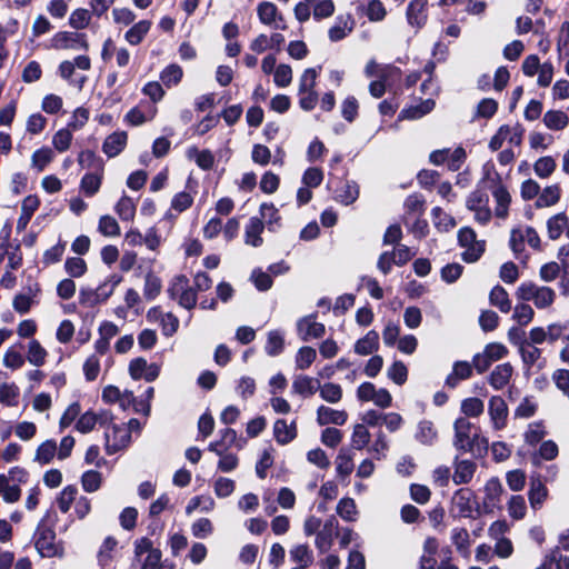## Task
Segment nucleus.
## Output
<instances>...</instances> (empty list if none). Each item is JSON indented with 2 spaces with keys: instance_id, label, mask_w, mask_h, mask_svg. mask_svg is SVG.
Wrapping results in <instances>:
<instances>
[{
  "instance_id": "64",
  "label": "nucleus",
  "mask_w": 569,
  "mask_h": 569,
  "mask_svg": "<svg viewBox=\"0 0 569 569\" xmlns=\"http://www.w3.org/2000/svg\"><path fill=\"white\" fill-rule=\"evenodd\" d=\"M388 377L397 385L401 386L407 381L408 370L403 362L395 361L388 369Z\"/></svg>"
},
{
  "instance_id": "48",
  "label": "nucleus",
  "mask_w": 569,
  "mask_h": 569,
  "mask_svg": "<svg viewBox=\"0 0 569 569\" xmlns=\"http://www.w3.org/2000/svg\"><path fill=\"white\" fill-rule=\"evenodd\" d=\"M317 358V352L312 347H301L296 356V366L300 370L309 368Z\"/></svg>"
},
{
  "instance_id": "20",
  "label": "nucleus",
  "mask_w": 569,
  "mask_h": 569,
  "mask_svg": "<svg viewBox=\"0 0 569 569\" xmlns=\"http://www.w3.org/2000/svg\"><path fill=\"white\" fill-rule=\"evenodd\" d=\"M39 200L36 196H28L21 204V214L17 221V230L22 231L27 228L32 214L39 207Z\"/></svg>"
},
{
  "instance_id": "60",
  "label": "nucleus",
  "mask_w": 569,
  "mask_h": 569,
  "mask_svg": "<svg viewBox=\"0 0 569 569\" xmlns=\"http://www.w3.org/2000/svg\"><path fill=\"white\" fill-rule=\"evenodd\" d=\"M64 268L68 274L79 278L86 273L87 263L82 258L72 257L66 260Z\"/></svg>"
},
{
  "instance_id": "34",
  "label": "nucleus",
  "mask_w": 569,
  "mask_h": 569,
  "mask_svg": "<svg viewBox=\"0 0 569 569\" xmlns=\"http://www.w3.org/2000/svg\"><path fill=\"white\" fill-rule=\"evenodd\" d=\"M91 12L84 8L74 9L70 16L68 23L74 30L86 29L91 22Z\"/></svg>"
},
{
  "instance_id": "15",
  "label": "nucleus",
  "mask_w": 569,
  "mask_h": 569,
  "mask_svg": "<svg viewBox=\"0 0 569 569\" xmlns=\"http://www.w3.org/2000/svg\"><path fill=\"white\" fill-rule=\"evenodd\" d=\"M498 360V343H489L483 352L477 353L473 357V367L482 373L489 369V367Z\"/></svg>"
},
{
  "instance_id": "37",
  "label": "nucleus",
  "mask_w": 569,
  "mask_h": 569,
  "mask_svg": "<svg viewBox=\"0 0 569 569\" xmlns=\"http://www.w3.org/2000/svg\"><path fill=\"white\" fill-rule=\"evenodd\" d=\"M416 439L422 445H432L437 439V430L431 421H420L416 432Z\"/></svg>"
},
{
  "instance_id": "53",
  "label": "nucleus",
  "mask_w": 569,
  "mask_h": 569,
  "mask_svg": "<svg viewBox=\"0 0 569 569\" xmlns=\"http://www.w3.org/2000/svg\"><path fill=\"white\" fill-rule=\"evenodd\" d=\"M527 506L522 496H511L508 501V512L516 520L522 519L526 515Z\"/></svg>"
},
{
  "instance_id": "3",
  "label": "nucleus",
  "mask_w": 569,
  "mask_h": 569,
  "mask_svg": "<svg viewBox=\"0 0 569 569\" xmlns=\"http://www.w3.org/2000/svg\"><path fill=\"white\" fill-rule=\"evenodd\" d=\"M168 292L172 299H177L179 305L188 310L197 305V292L189 286V280L183 274L173 278Z\"/></svg>"
},
{
  "instance_id": "54",
  "label": "nucleus",
  "mask_w": 569,
  "mask_h": 569,
  "mask_svg": "<svg viewBox=\"0 0 569 569\" xmlns=\"http://www.w3.org/2000/svg\"><path fill=\"white\" fill-rule=\"evenodd\" d=\"M72 132L69 128L60 129L52 138V144L59 152H64L70 148Z\"/></svg>"
},
{
  "instance_id": "17",
  "label": "nucleus",
  "mask_w": 569,
  "mask_h": 569,
  "mask_svg": "<svg viewBox=\"0 0 569 569\" xmlns=\"http://www.w3.org/2000/svg\"><path fill=\"white\" fill-rule=\"evenodd\" d=\"M264 229L263 222L258 217H251L246 226L244 242L248 246L260 247L263 242L261 233Z\"/></svg>"
},
{
  "instance_id": "47",
  "label": "nucleus",
  "mask_w": 569,
  "mask_h": 569,
  "mask_svg": "<svg viewBox=\"0 0 569 569\" xmlns=\"http://www.w3.org/2000/svg\"><path fill=\"white\" fill-rule=\"evenodd\" d=\"M116 546L117 540L114 538L107 537L104 539L97 556L99 566L102 568L109 566L112 559L111 552L114 550Z\"/></svg>"
},
{
  "instance_id": "26",
  "label": "nucleus",
  "mask_w": 569,
  "mask_h": 569,
  "mask_svg": "<svg viewBox=\"0 0 569 569\" xmlns=\"http://www.w3.org/2000/svg\"><path fill=\"white\" fill-rule=\"evenodd\" d=\"M543 123L550 130H562L569 123L568 116L561 110H549L543 116Z\"/></svg>"
},
{
  "instance_id": "36",
  "label": "nucleus",
  "mask_w": 569,
  "mask_h": 569,
  "mask_svg": "<svg viewBox=\"0 0 569 569\" xmlns=\"http://www.w3.org/2000/svg\"><path fill=\"white\" fill-rule=\"evenodd\" d=\"M322 400L329 403H338L342 399V388L338 383L326 382L318 388Z\"/></svg>"
},
{
  "instance_id": "46",
  "label": "nucleus",
  "mask_w": 569,
  "mask_h": 569,
  "mask_svg": "<svg viewBox=\"0 0 569 569\" xmlns=\"http://www.w3.org/2000/svg\"><path fill=\"white\" fill-rule=\"evenodd\" d=\"M556 161L553 160L552 157L550 156H546V157H541L539 158L535 164H533V170H535V173L539 177V178H548L552 174V172L555 171L556 169Z\"/></svg>"
},
{
  "instance_id": "38",
  "label": "nucleus",
  "mask_w": 569,
  "mask_h": 569,
  "mask_svg": "<svg viewBox=\"0 0 569 569\" xmlns=\"http://www.w3.org/2000/svg\"><path fill=\"white\" fill-rule=\"evenodd\" d=\"M57 449L58 448L54 440H46L38 447L34 456V461L41 465H47L51 462V460L57 453Z\"/></svg>"
},
{
  "instance_id": "31",
  "label": "nucleus",
  "mask_w": 569,
  "mask_h": 569,
  "mask_svg": "<svg viewBox=\"0 0 569 569\" xmlns=\"http://www.w3.org/2000/svg\"><path fill=\"white\" fill-rule=\"evenodd\" d=\"M559 199L560 188L558 184H552L546 187L541 192H539L535 204L537 208L550 207L556 204Z\"/></svg>"
},
{
  "instance_id": "50",
  "label": "nucleus",
  "mask_w": 569,
  "mask_h": 569,
  "mask_svg": "<svg viewBox=\"0 0 569 569\" xmlns=\"http://www.w3.org/2000/svg\"><path fill=\"white\" fill-rule=\"evenodd\" d=\"M182 74V69L178 64H170L163 69L160 79L167 87H172L181 81Z\"/></svg>"
},
{
  "instance_id": "30",
  "label": "nucleus",
  "mask_w": 569,
  "mask_h": 569,
  "mask_svg": "<svg viewBox=\"0 0 569 569\" xmlns=\"http://www.w3.org/2000/svg\"><path fill=\"white\" fill-rule=\"evenodd\" d=\"M151 22L148 20H141L134 23L124 34L126 40L132 44H139L144 36L149 32Z\"/></svg>"
},
{
  "instance_id": "14",
  "label": "nucleus",
  "mask_w": 569,
  "mask_h": 569,
  "mask_svg": "<svg viewBox=\"0 0 569 569\" xmlns=\"http://www.w3.org/2000/svg\"><path fill=\"white\" fill-rule=\"evenodd\" d=\"M127 132L124 131H117L111 134H109L102 144V151L109 157L113 158L117 157L126 147L127 144Z\"/></svg>"
},
{
  "instance_id": "29",
  "label": "nucleus",
  "mask_w": 569,
  "mask_h": 569,
  "mask_svg": "<svg viewBox=\"0 0 569 569\" xmlns=\"http://www.w3.org/2000/svg\"><path fill=\"white\" fill-rule=\"evenodd\" d=\"M359 197V187L355 181H346L337 191L336 199L345 206L353 203Z\"/></svg>"
},
{
  "instance_id": "18",
  "label": "nucleus",
  "mask_w": 569,
  "mask_h": 569,
  "mask_svg": "<svg viewBox=\"0 0 569 569\" xmlns=\"http://www.w3.org/2000/svg\"><path fill=\"white\" fill-rule=\"evenodd\" d=\"M319 387V380L305 375L296 376L292 382V391L302 397L312 396Z\"/></svg>"
},
{
  "instance_id": "59",
  "label": "nucleus",
  "mask_w": 569,
  "mask_h": 569,
  "mask_svg": "<svg viewBox=\"0 0 569 569\" xmlns=\"http://www.w3.org/2000/svg\"><path fill=\"white\" fill-rule=\"evenodd\" d=\"M318 71L315 68H308L303 71L299 82V94L306 91H315Z\"/></svg>"
},
{
  "instance_id": "8",
  "label": "nucleus",
  "mask_w": 569,
  "mask_h": 569,
  "mask_svg": "<svg viewBox=\"0 0 569 569\" xmlns=\"http://www.w3.org/2000/svg\"><path fill=\"white\" fill-rule=\"evenodd\" d=\"M258 17L261 23L273 29L286 30L287 23L282 14L278 11L274 3L263 1L257 8Z\"/></svg>"
},
{
  "instance_id": "40",
  "label": "nucleus",
  "mask_w": 569,
  "mask_h": 569,
  "mask_svg": "<svg viewBox=\"0 0 569 569\" xmlns=\"http://www.w3.org/2000/svg\"><path fill=\"white\" fill-rule=\"evenodd\" d=\"M53 157L54 153L50 148H40L33 152L31 157V166L37 169L38 172H41L53 160Z\"/></svg>"
},
{
  "instance_id": "23",
  "label": "nucleus",
  "mask_w": 569,
  "mask_h": 569,
  "mask_svg": "<svg viewBox=\"0 0 569 569\" xmlns=\"http://www.w3.org/2000/svg\"><path fill=\"white\" fill-rule=\"evenodd\" d=\"M379 347V335L375 330H370L363 338L359 339L355 345V352L360 356H368L375 352Z\"/></svg>"
},
{
  "instance_id": "24",
  "label": "nucleus",
  "mask_w": 569,
  "mask_h": 569,
  "mask_svg": "<svg viewBox=\"0 0 569 569\" xmlns=\"http://www.w3.org/2000/svg\"><path fill=\"white\" fill-rule=\"evenodd\" d=\"M471 372L472 366L469 362L457 361L453 365L452 372L446 379V385L450 388H455L460 380L468 379Z\"/></svg>"
},
{
  "instance_id": "61",
  "label": "nucleus",
  "mask_w": 569,
  "mask_h": 569,
  "mask_svg": "<svg viewBox=\"0 0 569 569\" xmlns=\"http://www.w3.org/2000/svg\"><path fill=\"white\" fill-rule=\"evenodd\" d=\"M82 488L87 492H94L100 488L101 475L96 470L86 471L81 478Z\"/></svg>"
},
{
  "instance_id": "9",
  "label": "nucleus",
  "mask_w": 569,
  "mask_h": 569,
  "mask_svg": "<svg viewBox=\"0 0 569 569\" xmlns=\"http://www.w3.org/2000/svg\"><path fill=\"white\" fill-rule=\"evenodd\" d=\"M298 336L302 341L322 338L326 333L323 323L316 321V315L303 317L297 322Z\"/></svg>"
},
{
  "instance_id": "57",
  "label": "nucleus",
  "mask_w": 569,
  "mask_h": 569,
  "mask_svg": "<svg viewBox=\"0 0 569 569\" xmlns=\"http://www.w3.org/2000/svg\"><path fill=\"white\" fill-rule=\"evenodd\" d=\"M545 436L546 431L543 423L541 421H536L529 426V429L525 435V439L529 446H536L543 439Z\"/></svg>"
},
{
  "instance_id": "10",
  "label": "nucleus",
  "mask_w": 569,
  "mask_h": 569,
  "mask_svg": "<svg viewBox=\"0 0 569 569\" xmlns=\"http://www.w3.org/2000/svg\"><path fill=\"white\" fill-rule=\"evenodd\" d=\"M355 23V19L350 13L338 16L335 24L328 31L329 39L332 42L345 39L352 32Z\"/></svg>"
},
{
  "instance_id": "63",
  "label": "nucleus",
  "mask_w": 569,
  "mask_h": 569,
  "mask_svg": "<svg viewBox=\"0 0 569 569\" xmlns=\"http://www.w3.org/2000/svg\"><path fill=\"white\" fill-rule=\"evenodd\" d=\"M292 80V70L288 64H279L273 74V81L279 88L288 87Z\"/></svg>"
},
{
  "instance_id": "45",
  "label": "nucleus",
  "mask_w": 569,
  "mask_h": 569,
  "mask_svg": "<svg viewBox=\"0 0 569 569\" xmlns=\"http://www.w3.org/2000/svg\"><path fill=\"white\" fill-rule=\"evenodd\" d=\"M161 280L152 272L147 273L144 279L143 296L147 300H153L161 291Z\"/></svg>"
},
{
  "instance_id": "7",
  "label": "nucleus",
  "mask_w": 569,
  "mask_h": 569,
  "mask_svg": "<svg viewBox=\"0 0 569 569\" xmlns=\"http://www.w3.org/2000/svg\"><path fill=\"white\" fill-rule=\"evenodd\" d=\"M106 451L108 455H113L119 450L126 448L131 441V435L124 425H112L111 431L107 430Z\"/></svg>"
},
{
  "instance_id": "2",
  "label": "nucleus",
  "mask_w": 569,
  "mask_h": 569,
  "mask_svg": "<svg viewBox=\"0 0 569 569\" xmlns=\"http://www.w3.org/2000/svg\"><path fill=\"white\" fill-rule=\"evenodd\" d=\"M34 547L42 557H56L62 552L61 547L56 542L54 531L44 525L42 520L34 535Z\"/></svg>"
},
{
  "instance_id": "55",
  "label": "nucleus",
  "mask_w": 569,
  "mask_h": 569,
  "mask_svg": "<svg viewBox=\"0 0 569 569\" xmlns=\"http://www.w3.org/2000/svg\"><path fill=\"white\" fill-rule=\"evenodd\" d=\"M556 298L555 291L549 287H538L533 303L538 309H543L552 305Z\"/></svg>"
},
{
  "instance_id": "42",
  "label": "nucleus",
  "mask_w": 569,
  "mask_h": 569,
  "mask_svg": "<svg viewBox=\"0 0 569 569\" xmlns=\"http://www.w3.org/2000/svg\"><path fill=\"white\" fill-rule=\"evenodd\" d=\"M114 209L121 220L130 221L134 218L136 206L133 200L128 196H122Z\"/></svg>"
},
{
  "instance_id": "28",
  "label": "nucleus",
  "mask_w": 569,
  "mask_h": 569,
  "mask_svg": "<svg viewBox=\"0 0 569 569\" xmlns=\"http://www.w3.org/2000/svg\"><path fill=\"white\" fill-rule=\"evenodd\" d=\"M476 466L470 460H461L456 463L455 473L452 476L453 481L457 485L468 483L475 473Z\"/></svg>"
},
{
  "instance_id": "32",
  "label": "nucleus",
  "mask_w": 569,
  "mask_h": 569,
  "mask_svg": "<svg viewBox=\"0 0 569 569\" xmlns=\"http://www.w3.org/2000/svg\"><path fill=\"white\" fill-rule=\"evenodd\" d=\"M0 496L7 503H14L21 498V489L7 481L4 473H0Z\"/></svg>"
},
{
  "instance_id": "21",
  "label": "nucleus",
  "mask_w": 569,
  "mask_h": 569,
  "mask_svg": "<svg viewBox=\"0 0 569 569\" xmlns=\"http://www.w3.org/2000/svg\"><path fill=\"white\" fill-rule=\"evenodd\" d=\"M481 508L486 513H493L498 509V479L492 478L486 485Z\"/></svg>"
},
{
  "instance_id": "4",
  "label": "nucleus",
  "mask_w": 569,
  "mask_h": 569,
  "mask_svg": "<svg viewBox=\"0 0 569 569\" xmlns=\"http://www.w3.org/2000/svg\"><path fill=\"white\" fill-rule=\"evenodd\" d=\"M458 242L461 247L466 248L461 253V258L468 263L476 262L485 251V242L478 241L475 231L470 228L459 230Z\"/></svg>"
},
{
  "instance_id": "11",
  "label": "nucleus",
  "mask_w": 569,
  "mask_h": 569,
  "mask_svg": "<svg viewBox=\"0 0 569 569\" xmlns=\"http://www.w3.org/2000/svg\"><path fill=\"white\" fill-rule=\"evenodd\" d=\"M348 419L345 410H336L327 406H320L317 409V422L320 426L337 425L343 426Z\"/></svg>"
},
{
  "instance_id": "44",
  "label": "nucleus",
  "mask_w": 569,
  "mask_h": 569,
  "mask_svg": "<svg viewBox=\"0 0 569 569\" xmlns=\"http://www.w3.org/2000/svg\"><path fill=\"white\" fill-rule=\"evenodd\" d=\"M78 489L74 486H67L57 498V503L61 512L67 513L71 505L76 501Z\"/></svg>"
},
{
  "instance_id": "62",
  "label": "nucleus",
  "mask_w": 569,
  "mask_h": 569,
  "mask_svg": "<svg viewBox=\"0 0 569 569\" xmlns=\"http://www.w3.org/2000/svg\"><path fill=\"white\" fill-rule=\"evenodd\" d=\"M359 104L355 97H347L341 104V116L348 121L352 122L358 116Z\"/></svg>"
},
{
  "instance_id": "49",
  "label": "nucleus",
  "mask_w": 569,
  "mask_h": 569,
  "mask_svg": "<svg viewBox=\"0 0 569 569\" xmlns=\"http://www.w3.org/2000/svg\"><path fill=\"white\" fill-rule=\"evenodd\" d=\"M337 513L346 521H355L357 516L356 502L351 498H343L338 502Z\"/></svg>"
},
{
  "instance_id": "1",
  "label": "nucleus",
  "mask_w": 569,
  "mask_h": 569,
  "mask_svg": "<svg viewBox=\"0 0 569 569\" xmlns=\"http://www.w3.org/2000/svg\"><path fill=\"white\" fill-rule=\"evenodd\" d=\"M475 446L487 448L488 441L479 437L478 429L467 418H458L455 422V447L467 452L473 451Z\"/></svg>"
},
{
  "instance_id": "5",
  "label": "nucleus",
  "mask_w": 569,
  "mask_h": 569,
  "mask_svg": "<svg viewBox=\"0 0 569 569\" xmlns=\"http://www.w3.org/2000/svg\"><path fill=\"white\" fill-rule=\"evenodd\" d=\"M51 47L57 50H88L89 42L86 33L77 31H59L52 37Z\"/></svg>"
},
{
  "instance_id": "16",
  "label": "nucleus",
  "mask_w": 569,
  "mask_h": 569,
  "mask_svg": "<svg viewBox=\"0 0 569 569\" xmlns=\"http://www.w3.org/2000/svg\"><path fill=\"white\" fill-rule=\"evenodd\" d=\"M427 0H412L407 9L408 23L416 28H421L427 21L426 13Z\"/></svg>"
},
{
  "instance_id": "13",
  "label": "nucleus",
  "mask_w": 569,
  "mask_h": 569,
  "mask_svg": "<svg viewBox=\"0 0 569 569\" xmlns=\"http://www.w3.org/2000/svg\"><path fill=\"white\" fill-rule=\"evenodd\" d=\"M338 528V520L335 517L329 518L322 529L318 531L316 537V546L320 552H326L332 545V536Z\"/></svg>"
},
{
  "instance_id": "22",
  "label": "nucleus",
  "mask_w": 569,
  "mask_h": 569,
  "mask_svg": "<svg viewBox=\"0 0 569 569\" xmlns=\"http://www.w3.org/2000/svg\"><path fill=\"white\" fill-rule=\"evenodd\" d=\"M435 108V101L432 99H426L417 106H410L405 108L399 113V120L403 119H420L429 113Z\"/></svg>"
},
{
  "instance_id": "19",
  "label": "nucleus",
  "mask_w": 569,
  "mask_h": 569,
  "mask_svg": "<svg viewBox=\"0 0 569 569\" xmlns=\"http://www.w3.org/2000/svg\"><path fill=\"white\" fill-rule=\"evenodd\" d=\"M529 502L532 509H539L548 496V489L540 478H531L529 488Z\"/></svg>"
},
{
  "instance_id": "39",
  "label": "nucleus",
  "mask_w": 569,
  "mask_h": 569,
  "mask_svg": "<svg viewBox=\"0 0 569 569\" xmlns=\"http://www.w3.org/2000/svg\"><path fill=\"white\" fill-rule=\"evenodd\" d=\"M284 347L283 335L279 330H272L268 333L267 343L264 347L266 352L271 356H278L282 352Z\"/></svg>"
},
{
  "instance_id": "41",
  "label": "nucleus",
  "mask_w": 569,
  "mask_h": 569,
  "mask_svg": "<svg viewBox=\"0 0 569 569\" xmlns=\"http://www.w3.org/2000/svg\"><path fill=\"white\" fill-rule=\"evenodd\" d=\"M46 349L40 345V342L36 339H32L28 345V361L36 366L40 367L44 363L47 357Z\"/></svg>"
},
{
  "instance_id": "52",
  "label": "nucleus",
  "mask_w": 569,
  "mask_h": 569,
  "mask_svg": "<svg viewBox=\"0 0 569 569\" xmlns=\"http://www.w3.org/2000/svg\"><path fill=\"white\" fill-rule=\"evenodd\" d=\"M370 441V432L367 430L365 425H356L351 436L352 447L355 449H363Z\"/></svg>"
},
{
  "instance_id": "35",
  "label": "nucleus",
  "mask_w": 569,
  "mask_h": 569,
  "mask_svg": "<svg viewBox=\"0 0 569 569\" xmlns=\"http://www.w3.org/2000/svg\"><path fill=\"white\" fill-rule=\"evenodd\" d=\"M102 182V172L101 173H86L80 182V189L87 197L94 196Z\"/></svg>"
},
{
  "instance_id": "27",
  "label": "nucleus",
  "mask_w": 569,
  "mask_h": 569,
  "mask_svg": "<svg viewBox=\"0 0 569 569\" xmlns=\"http://www.w3.org/2000/svg\"><path fill=\"white\" fill-rule=\"evenodd\" d=\"M568 224V217L566 212L557 213L550 217L547 221L548 237L551 240H557L563 232L565 227Z\"/></svg>"
},
{
  "instance_id": "51",
  "label": "nucleus",
  "mask_w": 569,
  "mask_h": 569,
  "mask_svg": "<svg viewBox=\"0 0 569 569\" xmlns=\"http://www.w3.org/2000/svg\"><path fill=\"white\" fill-rule=\"evenodd\" d=\"M156 108H152L148 114H146L139 107H134L126 114V120L131 126H140L151 120L156 114Z\"/></svg>"
},
{
  "instance_id": "12",
  "label": "nucleus",
  "mask_w": 569,
  "mask_h": 569,
  "mask_svg": "<svg viewBox=\"0 0 569 569\" xmlns=\"http://www.w3.org/2000/svg\"><path fill=\"white\" fill-rule=\"evenodd\" d=\"M273 436L279 445H288L297 437V423L293 420L288 423L284 419L276 420L273 425Z\"/></svg>"
},
{
  "instance_id": "43",
  "label": "nucleus",
  "mask_w": 569,
  "mask_h": 569,
  "mask_svg": "<svg viewBox=\"0 0 569 569\" xmlns=\"http://www.w3.org/2000/svg\"><path fill=\"white\" fill-rule=\"evenodd\" d=\"M19 388L14 383L0 385V403L7 407H14L18 405Z\"/></svg>"
},
{
  "instance_id": "25",
  "label": "nucleus",
  "mask_w": 569,
  "mask_h": 569,
  "mask_svg": "<svg viewBox=\"0 0 569 569\" xmlns=\"http://www.w3.org/2000/svg\"><path fill=\"white\" fill-rule=\"evenodd\" d=\"M451 540L459 555L468 559L470 557V537L468 530L465 528L452 529Z\"/></svg>"
},
{
  "instance_id": "56",
  "label": "nucleus",
  "mask_w": 569,
  "mask_h": 569,
  "mask_svg": "<svg viewBox=\"0 0 569 569\" xmlns=\"http://www.w3.org/2000/svg\"><path fill=\"white\" fill-rule=\"evenodd\" d=\"M533 315V309L529 305L520 302L515 307L512 318L521 327L527 326L532 320Z\"/></svg>"
},
{
  "instance_id": "6",
  "label": "nucleus",
  "mask_w": 569,
  "mask_h": 569,
  "mask_svg": "<svg viewBox=\"0 0 569 569\" xmlns=\"http://www.w3.org/2000/svg\"><path fill=\"white\" fill-rule=\"evenodd\" d=\"M476 501L473 493L468 488H461L455 492L451 499V512L456 517L469 518L472 517Z\"/></svg>"
},
{
  "instance_id": "58",
  "label": "nucleus",
  "mask_w": 569,
  "mask_h": 569,
  "mask_svg": "<svg viewBox=\"0 0 569 569\" xmlns=\"http://www.w3.org/2000/svg\"><path fill=\"white\" fill-rule=\"evenodd\" d=\"M99 231L107 237H116L120 233L117 220L111 216H102L99 220Z\"/></svg>"
},
{
  "instance_id": "33",
  "label": "nucleus",
  "mask_w": 569,
  "mask_h": 569,
  "mask_svg": "<svg viewBox=\"0 0 569 569\" xmlns=\"http://www.w3.org/2000/svg\"><path fill=\"white\" fill-rule=\"evenodd\" d=\"M290 559L293 562L299 563L298 567H303L307 569L313 561L312 551L309 549L307 545H297L290 550Z\"/></svg>"
}]
</instances>
